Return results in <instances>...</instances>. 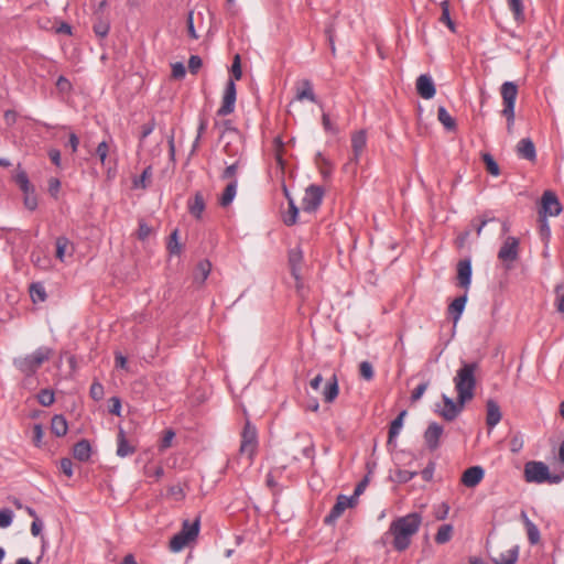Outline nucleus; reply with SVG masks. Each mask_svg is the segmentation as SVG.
<instances>
[{"label":"nucleus","instance_id":"f257e3e1","mask_svg":"<svg viewBox=\"0 0 564 564\" xmlns=\"http://www.w3.org/2000/svg\"><path fill=\"white\" fill-rule=\"evenodd\" d=\"M422 524V516L419 512H411L403 517L394 519L388 529L392 535V546L398 552L405 551L412 541V538L419 532Z\"/></svg>","mask_w":564,"mask_h":564},{"label":"nucleus","instance_id":"f03ea898","mask_svg":"<svg viewBox=\"0 0 564 564\" xmlns=\"http://www.w3.org/2000/svg\"><path fill=\"white\" fill-rule=\"evenodd\" d=\"M479 369V364L476 361H460V367L457 369L453 378L457 400L462 403L471 401L475 397L477 386L476 372Z\"/></svg>","mask_w":564,"mask_h":564},{"label":"nucleus","instance_id":"7ed1b4c3","mask_svg":"<svg viewBox=\"0 0 564 564\" xmlns=\"http://www.w3.org/2000/svg\"><path fill=\"white\" fill-rule=\"evenodd\" d=\"M52 356L53 349L42 346L30 355L14 358L13 365L25 377H32Z\"/></svg>","mask_w":564,"mask_h":564},{"label":"nucleus","instance_id":"20e7f679","mask_svg":"<svg viewBox=\"0 0 564 564\" xmlns=\"http://www.w3.org/2000/svg\"><path fill=\"white\" fill-rule=\"evenodd\" d=\"M524 479L527 482L534 484H557L561 481V476L551 475L547 465L543 462L531 460L524 465Z\"/></svg>","mask_w":564,"mask_h":564},{"label":"nucleus","instance_id":"39448f33","mask_svg":"<svg viewBox=\"0 0 564 564\" xmlns=\"http://www.w3.org/2000/svg\"><path fill=\"white\" fill-rule=\"evenodd\" d=\"M200 520L199 518L195 521L189 522L185 520L182 524V529L176 533L170 541V549L172 552L182 551L189 542L194 541L199 533Z\"/></svg>","mask_w":564,"mask_h":564},{"label":"nucleus","instance_id":"423d86ee","mask_svg":"<svg viewBox=\"0 0 564 564\" xmlns=\"http://www.w3.org/2000/svg\"><path fill=\"white\" fill-rule=\"evenodd\" d=\"M258 448V436L257 429L250 424L249 421L246 422L242 434H241V444L239 452L241 455H246L249 463H252L253 457L257 453Z\"/></svg>","mask_w":564,"mask_h":564},{"label":"nucleus","instance_id":"0eeeda50","mask_svg":"<svg viewBox=\"0 0 564 564\" xmlns=\"http://www.w3.org/2000/svg\"><path fill=\"white\" fill-rule=\"evenodd\" d=\"M324 191L321 186L310 185L302 199V209L306 213H314L322 204Z\"/></svg>","mask_w":564,"mask_h":564},{"label":"nucleus","instance_id":"6e6552de","mask_svg":"<svg viewBox=\"0 0 564 564\" xmlns=\"http://www.w3.org/2000/svg\"><path fill=\"white\" fill-rule=\"evenodd\" d=\"M236 96V84L234 83V79H229L226 84L221 106L217 110V116L225 117L234 112Z\"/></svg>","mask_w":564,"mask_h":564},{"label":"nucleus","instance_id":"1a4fd4ad","mask_svg":"<svg viewBox=\"0 0 564 564\" xmlns=\"http://www.w3.org/2000/svg\"><path fill=\"white\" fill-rule=\"evenodd\" d=\"M357 501L354 497H348L345 495H339L337 497L336 503L333 506L330 512L325 517V523L332 524L334 523L347 508H352Z\"/></svg>","mask_w":564,"mask_h":564},{"label":"nucleus","instance_id":"9d476101","mask_svg":"<svg viewBox=\"0 0 564 564\" xmlns=\"http://www.w3.org/2000/svg\"><path fill=\"white\" fill-rule=\"evenodd\" d=\"M367 145V133L365 130H359L351 135V149L352 156L349 162L346 164V167L350 165H357L359 163L360 156L364 153Z\"/></svg>","mask_w":564,"mask_h":564},{"label":"nucleus","instance_id":"9b49d317","mask_svg":"<svg viewBox=\"0 0 564 564\" xmlns=\"http://www.w3.org/2000/svg\"><path fill=\"white\" fill-rule=\"evenodd\" d=\"M518 257H519V240L516 237L510 236L503 241V243L498 252V258L502 262H513L518 259Z\"/></svg>","mask_w":564,"mask_h":564},{"label":"nucleus","instance_id":"f8f14e48","mask_svg":"<svg viewBox=\"0 0 564 564\" xmlns=\"http://www.w3.org/2000/svg\"><path fill=\"white\" fill-rule=\"evenodd\" d=\"M543 217L557 216L562 212V206L556 195L551 191H545L541 199Z\"/></svg>","mask_w":564,"mask_h":564},{"label":"nucleus","instance_id":"ddd939ff","mask_svg":"<svg viewBox=\"0 0 564 564\" xmlns=\"http://www.w3.org/2000/svg\"><path fill=\"white\" fill-rule=\"evenodd\" d=\"M444 402V408L438 411L440 415L446 421L455 420L459 413L464 410L466 403H462L460 401H454L452 398L443 394L442 397Z\"/></svg>","mask_w":564,"mask_h":564},{"label":"nucleus","instance_id":"4468645a","mask_svg":"<svg viewBox=\"0 0 564 564\" xmlns=\"http://www.w3.org/2000/svg\"><path fill=\"white\" fill-rule=\"evenodd\" d=\"M296 101L308 100L314 104H318L317 97L313 90V85L308 79H302L295 84V97Z\"/></svg>","mask_w":564,"mask_h":564},{"label":"nucleus","instance_id":"2eb2a0df","mask_svg":"<svg viewBox=\"0 0 564 564\" xmlns=\"http://www.w3.org/2000/svg\"><path fill=\"white\" fill-rule=\"evenodd\" d=\"M443 426L438 423H431L425 433H424V441L430 451H435L440 446V440L443 435Z\"/></svg>","mask_w":564,"mask_h":564},{"label":"nucleus","instance_id":"dca6fc26","mask_svg":"<svg viewBox=\"0 0 564 564\" xmlns=\"http://www.w3.org/2000/svg\"><path fill=\"white\" fill-rule=\"evenodd\" d=\"M416 91L423 99H431L435 96L436 89L431 76L422 74L416 78Z\"/></svg>","mask_w":564,"mask_h":564},{"label":"nucleus","instance_id":"f3484780","mask_svg":"<svg viewBox=\"0 0 564 564\" xmlns=\"http://www.w3.org/2000/svg\"><path fill=\"white\" fill-rule=\"evenodd\" d=\"M485 470L480 466L467 468L462 475V484L468 488L476 487L484 478Z\"/></svg>","mask_w":564,"mask_h":564},{"label":"nucleus","instance_id":"a211bd4d","mask_svg":"<svg viewBox=\"0 0 564 564\" xmlns=\"http://www.w3.org/2000/svg\"><path fill=\"white\" fill-rule=\"evenodd\" d=\"M457 281L463 289H469L471 282V262L469 259L460 260L457 263Z\"/></svg>","mask_w":564,"mask_h":564},{"label":"nucleus","instance_id":"6ab92c4d","mask_svg":"<svg viewBox=\"0 0 564 564\" xmlns=\"http://www.w3.org/2000/svg\"><path fill=\"white\" fill-rule=\"evenodd\" d=\"M93 30L98 37H106L110 30L108 14L93 13Z\"/></svg>","mask_w":564,"mask_h":564},{"label":"nucleus","instance_id":"aec40b11","mask_svg":"<svg viewBox=\"0 0 564 564\" xmlns=\"http://www.w3.org/2000/svg\"><path fill=\"white\" fill-rule=\"evenodd\" d=\"M517 153L520 158L528 161H534L536 159L535 145L530 138L521 139L518 142Z\"/></svg>","mask_w":564,"mask_h":564},{"label":"nucleus","instance_id":"412c9836","mask_svg":"<svg viewBox=\"0 0 564 564\" xmlns=\"http://www.w3.org/2000/svg\"><path fill=\"white\" fill-rule=\"evenodd\" d=\"M117 455L119 457H127L135 452V446L129 443L126 436V432L119 427V432L117 435Z\"/></svg>","mask_w":564,"mask_h":564},{"label":"nucleus","instance_id":"4be33fe9","mask_svg":"<svg viewBox=\"0 0 564 564\" xmlns=\"http://www.w3.org/2000/svg\"><path fill=\"white\" fill-rule=\"evenodd\" d=\"M521 520L525 527L528 540L531 545H536L541 540L539 528L528 518L525 511H521Z\"/></svg>","mask_w":564,"mask_h":564},{"label":"nucleus","instance_id":"5701e85b","mask_svg":"<svg viewBox=\"0 0 564 564\" xmlns=\"http://www.w3.org/2000/svg\"><path fill=\"white\" fill-rule=\"evenodd\" d=\"M486 423L489 427H495L501 420V411L498 403L494 400H488L487 404Z\"/></svg>","mask_w":564,"mask_h":564},{"label":"nucleus","instance_id":"b1692460","mask_svg":"<svg viewBox=\"0 0 564 564\" xmlns=\"http://www.w3.org/2000/svg\"><path fill=\"white\" fill-rule=\"evenodd\" d=\"M73 455L80 462L89 460L91 456V446L87 440H80L73 447Z\"/></svg>","mask_w":564,"mask_h":564},{"label":"nucleus","instance_id":"393cba45","mask_svg":"<svg viewBox=\"0 0 564 564\" xmlns=\"http://www.w3.org/2000/svg\"><path fill=\"white\" fill-rule=\"evenodd\" d=\"M210 270H212V263L209 262V260L205 259V260L199 261L194 271V275H193L194 282L199 285L203 284L206 281V279L208 278Z\"/></svg>","mask_w":564,"mask_h":564},{"label":"nucleus","instance_id":"a878e982","mask_svg":"<svg viewBox=\"0 0 564 564\" xmlns=\"http://www.w3.org/2000/svg\"><path fill=\"white\" fill-rule=\"evenodd\" d=\"M467 302V295L464 294L462 296L456 297L448 306V314L453 317L454 323L456 324L460 318L465 310V305Z\"/></svg>","mask_w":564,"mask_h":564},{"label":"nucleus","instance_id":"bb28decb","mask_svg":"<svg viewBox=\"0 0 564 564\" xmlns=\"http://www.w3.org/2000/svg\"><path fill=\"white\" fill-rule=\"evenodd\" d=\"M500 94L503 104H516L518 96V86L513 82H505L501 85Z\"/></svg>","mask_w":564,"mask_h":564},{"label":"nucleus","instance_id":"cd10ccee","mask_svg":"<svg viewBox=\"0 0 564 564\" xmlns=\"http://www.w3.org/2000/svg\"><path fill=\"white\" fill-rule=\"evenodd\" d=\"M51 431L57 437H62V436L66 435V433L68 431V424H67V421L64 417V415L55 414L52 417Z\"/></svg>","mask_w":564,"mask_h":564},{"label":"nucleus","instance_id":"c85d7f7f","mask_svg":"<svg viewBox=\"0 0 564 564\" xmlns=\"http://www.w3.org/2000/svg\"><path fill=\"white\" fill-rule=\"evenodd\" d=\"M339 392L337 377L333 375L329 381H327L323 391V399L326 403H332L337 398Z\"/></svg>","mask_w":564,"mask_h":564},{"label":"nucleus","instance_id":"c756f323","mask_svg":"<svg viewBox=\"0 0 564 564\" xmlns=\"http://www.w3.org/2000/svg\"><path fill=\"white\" fill-rule=\"evenodd\" d=\"M237 186H238L237 180L230 181V183L225 187V189L219 198L220 206L227 207L232 203V200L237 194Z\"/></svg>","mask_w":564,"mask_h":564},{"label":"nucleus","instance_id":"7c9ffc66","mask_svg":"<svg viewBox=\"0 0 564 564\" xmlns=\"http://www.w3.org/2000/svg\"><path fill=\"white\" fill-rule=\"evenodd\" d=\"M519 558V546L514 545L506 553H501L499 556L494 557L492 562L495 564H516Z\"/></svg>","mask_w":564,"mask_h":564},{"label":"nucleus","instance_id":"2f4dec72","mask_svg":"<svg viewBox=\"0 0 564 564\" xmlns=\"http://www.w3.org/2000/svg\"><path fill=\"white\" fill-rule=\"evenodd\" d=\"M283 191L285 193V196L288 197L289 199V210L288 213L284 215L283 217V221L286 226H292L296 223V219H297V215H299V208L296 207V205L294 204L293 199L290 198L289 196V193H288V188L286 186L284 185L283 186Z\"/></svg>","mask_w":564,"mask_h":564},{"label":"nucleus","instance_id":"473e14b6","mask_svg":"<svg viewBox=\"0 0 564 564\" xmlns=\"http://www.w3.org/2000/svg\"><path fill=\"white\" fill-rule=\"evenodd\" d=\"M189 213L196 218L200 219L205 209L204 197L200 193H196L193 200L188 203Z\"/></svg>","mask_w":564,"mask_h":564},{"label":"nucleus","instance_id":"72a5a7b5","mask_svg":"<svg viewBox=\"0 0 564 564\" xmlns=\"http://www.w3.org/2000/svg\"><path fill=\"white\" fill-rule=\"evenodd\" d=\"M437 119L445 127V129L452 131L456 129L455 119L448 113L445 107L440 106L437 109Z\"/></svg>","mask_w":564,"mask_h":564},{"label":"nucleus","instance_id":"f704fd0d","mask_svg":"<svg viewBox=\"0 0 564 564\" xmlns=\"http://www.w3.org/2000/svg\"><path fill=\"white\" fill-rule=\"evenodd\" d=\"M406 414V411L400 412V414L391 422L389 427V436H388V443H392L394 437L398 436L400 433L402 425H403V419Z\"/></svg>","mask_w":564,"mask_h":564},{"label":"nucleus","instance_id":"c9c22d12","mask_svg":"<svg viewBox=\"0 0 564 564\" xmlns=\"http://www.w3.org/2000/svg\"><path fill=\"white\" fill-rule=\"evenodd\" d=\"M30 296L34 303H41L46 300L45 288L41 282H34L30 285Z\"/></svg>","mask_w":564,"mask_h":564},{"label":"nucleus","instance_id":"e433bc0d","mask_svg":"<svg viewBox=\"0 0 564 564\" xmlns=\"http://www.w3.org/2000/svg\"><path fill=\"white\" fill-rule=\"evenodd\" d=\"M302 261V253L300 250H291L289 253V262L291 265L292 275L299 280L300 279V263Z\"/></svg>","mask_w":564,"mask_h":564},{"label":"nucleus","instance_id":"4c0bfd02","mask_svg":"<svg viewBox=\"0 0 564 564\" xmlns=\"http://www.w3.org/2000/svg\"><path fill=\"white\" fill-rule=\"evenodd\" d=\"M453 535V525L452 524H443L438 528L436 534H435V542L437 544H445L447 543Z\"/></svg>","mask_w":564,"mask_h":564},{"label":"nucleus","instance_id":"58836bf2","mask_svg":"<svg viewBox=\"0 0 564 564\" xmlns=\"http://www.w3.org/2000/svg\"><path fill=\"white\" fill-rule=\"evenodd\" d=\"M508 6L513 13L514 20L518 22L524 21V8L521 0H508Z\"/></svg>","mask_w":564,"mask_h":564},{"label":"nucleus","instance_id":"ea45409f","mask_svg":"<svg viewBox=\"0 0 564 564\" xmlns=\"http://www.w3.org/2000/svg\"><path fill=\"white\" fill-rule=\"evenodd\" d=\"M152 177V166H147L141 175L133 181V185L135 188H147L150 183V178Z\"/></svg>","mask_w":564,"mask_h":564},{"label":"nucleus","instance_id":"a19ab883","mask_svg":"<svg viewBox=\"0 0 564 564\" xmlns=\"http://www.w3.org/2000/svg\"><path fill=\"white\" fill-rule=\"evenodd\" d=\"M482 161L486 165V170L489 174L494 176H498L500 174V169L498 163L495 161L491 154L484 153L482 154Z\"/></svg>","mask_w":564,"mask_h":564},{"label":"nucleus","instance_id":"79ce46f5","mask_svg":"<svg viewBox=\"0 0 564 564\" xmlns=\"http://www.w3.org/2000/svg\"><path fill=\"white\" fill-rule=\"evenodd\" d=\"M56 258L61 261H64V257L70 241L67 237L61 236L56 239Z\"/></svg>","mask_w":564,"mask_h":564},{"label":"nucleus","instance_id":"37998d69","mask_svg":"<svg viewBox=\"0 0 564 564\" xmlns=\"http://www.w3.org/2000/svg\"><path fill=\"white\" fill-rule=\"evenodd\" d=\"M37 401L43 406H50L54 403V392L50 389H42L37 394Z\"/></svg>","mask_w":564,"mask_h":564},{"label":"nucleus","instance_id":"c03bdc74","mask_svg":"<svg viewBox=\"0 0 564 564\" xmlns=\"http://www.w3.org/2000/svg\"><path fill=\"white\" fill-rule=\"evenodd\" d=\"M359 375L362 379L371 381L375 377V370L371 362L365 360L359 365Z\"/></svg>","mask_w":564,"mask_h":564},{"label":"nucleus","instance_id":"a18cd8bd","mask_svg":"<svg viewBox=\"0 0 564 564\" xmlns=\"http://www.w3.org/2000/svg\"><path fill=\"white\" fill-rule=\"evenodd\" d=\"M15 183L19 185L20 189L22 192L30 191L33 186L30 184L29 177L26 172L24 171H18L14 176Z\"/></svg>","mask_w":564,"mask_h":564},{"label":"nucleus","instance_id":"49530a36","mask_svg":"<svg viewBox=\"0 0 564 564\" xmlns=\"http://www.w3.org/2000/svg\"><path fill=\"white\" fill-rule=\"evenodd\" d=\"M24 194V206L29 210H35L37 207V198L34 193V187L30 188V191L23 192Z\"/></svg>","mask_w":564,"mask_h":564},{"label":"nucleus","instance_id":"de8ad7c7","mask_svg":"<svg viewBox=\"0 0 564 564\" xmlns=\"http://www.w3.org/2000/svg\"><path fill=\"white\" fill-rule=\"evenodd\" d=\"M198 120H199V122H198V128H197V135H196V138L194 140V143H193V149L194 150L198 147V144L200 142V139H202V137H203V134L206 131L207 126H208V120H207V118L204 115H200Z\"/></svg>","mask_w":564,"mask_h":564},{"label":"nucleus","instance_id":"09e8293b","mask_svg":"<svg viewBox=\"0 0 564 564\" xmlns=\"http://www.w3.org/2000/svg\"><path fill=\"white\" fill-rule=\"evenodd\" d=\"M167 249L172 254H178L181 252V245L178 242V230L175 229L170 235Z\"/></svg>","mask_w":564,"mask_h":564},{"label":"nucleus","instance_id":"8fccbe9b","mask_svg":"<svg viewBox=\"0 0 564 564\" xmlns=\"http://www.w3.org/2000/svg\"><path fill=\"white\" fill-rule=\"evenodd\" d=\"M240 159H237L234 163L229 164L223 172V180H236V174L239 167Z\"/></svg>","mask_w":564,"mask_h":564},{"label":"nucleus","instance_id":"3c124183","mask_svg":"<svg viewBox=\"0 0 564 564\" xmlns=\"http://www.w3.org/2000/svg\"><path fill=\"white\" fill-rule=\"evenodd\" d=\"M104 386L98 381L93 382L89 389V395L91 397V399H94L95 401H99L104 398Z\"/></svg>","mask_w":564,"mask_h":564},{"label":"nucleus","instance_id":"603ef678","mask_svg":"<svg viewBox=\"0 0 564 564\" xmlns=\"http://www.w3.org/2000/svg\"><path fill=\"white\" fill-rule=\"evenodd\" d=\"M539 221H540L539 231H540L541 239L544 242H547L551 237V229H550L549 223L546 220V217H540Z\"/></svg>","mask_w":564,"mask_h":564},{"label":"nucleus","instance_id":"864d4df0","mask_svg":"<svg viewBox=\"0 0 564 564\" xmlns=\"http://www.w3.org/2000/svg\"><path fill=\"white\" fill-rule=\"evenodd\" d=\"M231 76L232 77L230 79H234V82L239 80L242 76L241 62H240L239 54L235 55V57H234L232 65H231Z\"/></svg>","mask_w":564,"mask_h":564},{"label":"nucleus","instance_id":"5fc2aeb1","mask_svg":"<svg viewBox=\"0 0 564 564\" xmlns=\"http://www.w3.org/2000/svg\"><path fill=\"white\" fill-rule=\"evenodd\" d=\"M441 21L444 22L452 31H455V24L451 19L448 3L446 1L442 3Z\"/></svg>","mask_w":564,"mask_h":564},{"label":"nucleus","instance_id":"6e6d98bb","mask_svg":"<svg viewBox=\"0 0 564 564\" xmlns=\"http://www.w3.org/2000/svg\"><path fill=\"white\" fill-rule=\"evenodd\" d=\"M13 521V512L10 509L0 510V528H8Z\"/></svg>","mask_w":564,"mask_h":564},{"label":"nucleus","instance_id":"4d7b16f0","mask_svg":"<svg viewBox=\"0 0 564 564\" xmlns=\"http://www.w3.org/2000/svg\"><path fill=\"white\" fill-rule=\"evenodd\" d=\"M108 152H109V145L106 141H102L97 145L96 154L98 155L102 165L106 163Z\"/></svg>","mask_w":564,"mask_h":564},{"label":"nucleus","instance_id":"13d9d810","mask_svg":"<svg viewBox=\"0 0 564 564\" xmlns=\"http://www.w3.org/2000/svg\"><path fill=\"white\" fill-rule=\"evenodd\" d=\"M371 469H369L368 471V475L365 476V478L357 484L355 490H354V495L351 497H354V499L357 501V498L365 491L368 482H369V475L371 474Z\"/></svg>","mask_w":564,"mask_h":564},{"label":"nucleus","instance_id":"bf43d9fd","mask_svg":"<svg viewBox=\"0 0 564 564\" xmlns=\"http://www.w3.org/2000/svg\"><path fill=\"white\" fill-rule=\"evenodd\" d=\"M154 128V119L150 120L141 127L140 145L143 143L144 139L153 132Z\"/></svg>","mask_w":564,"mask_h":564},{"label":"nucleus","instance_id":"052dcab7","mask_svg":"<svg viewBox=\"0 0 564 564\" xmlns=\"http://www.w3.org/2000/svg\"><path fill=\"white\" fill-rule=\"evenodd\" d=\"M203 62L198 55H192L188 59V69L192 74H196L202 67Z\"/></svg>","mask_w":564,"mask_h":564},{"label":"nucleus","instance_id":"680f3d73","mask_svg":"<svg viewBox=\"0 0 564 564\" xmlns=\"http://www.w3.org/2000/svg\"><path fill=\"white\" fill-rule=\"evenodd\" d=\"M174 436H175V433L173 430H166L163 438L161 440L160 449L164 451V449L169 448L172 444Z\"/></svg>","mask_w":564,"mask_h":564},{"label":"nucleus","instance_id":"e2e57ef3","mask_svg":"<svg viewBox=\"0 0 564 564\" xmlns=\"http://www.w3.org/2000/svg\"><path fill=\"white\" fill-rule=\"evenodd\" d=\"M59 468L63 474H65L67 477L73 476V462L69 458H62L59 462Z\"/></svg>","mask_w":564,"mask_h":564},{"label":"nucleus","instance_id":"0e129e2a","mask_svg":"<svg viewBox=\"0 0 564 564\" xmlns=\"http://www.w3.org/2000/svg\"><path fill=\"white\" fill-rule=\"evenodd\" d=\"M43 435L44 432L42 425L35 424L33 426V443L35 446L40 447L42 445Z\"/></svg>","mask_w":564,"mask_h":564},{"label":"nucleus","instance_id":"69168bd1","mask_svg":"<svg viewBox=\"0 0 564 564\" xmlns=\"http://www.w3.org/2000/svg\"><path fill=\"white\" fill-rule=\"evenodd\" d=\"M514 105L516 104H503L501 111V115L506 117L507 121H510V123L514 122Z\"/></svg>","mask_w":564,"mask_h":564},{"label":"nucleus","instance_id":"338daca9","mask_svg":"<svg viewBox=\"0 0 564 564\" xmlns=\"http://www.w3.org/2000/svg\"><path fill=\"white\" fill-rule=\"evenodd\" d=\"M186 69L185 66L181 62H176L172 65V76L175 79H181L185 76Z\"/></svg>","mask_w":564,"mask_h":564},{"label":"nucleus","instance_id":"774afa93","mask_svg":"<svg viewBox=\"0 0 564 564\" xmlns=\"http://www.w3.org/2000/svg\"><path fill=\"white\" fill-rule=\"evenodd\" d=\"M322 123H323L325 131L330 132L333 134L338 132V129L333 124L329 116L325 112L322 115Z\"/></svg>","mask_w":564,"mask_h":564}]
</instances>
